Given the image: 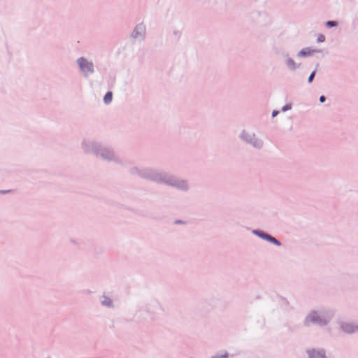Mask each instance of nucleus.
Listing matches in <instances>:
<instances>
[{"mask_svg":"<svg viewBox=\"0 0 358 358\" xmlns=\"http://www.w3.org/2000/svg\"><path fill=\"white\" fill-rule=\"evenodd\" d=\"M310 358H325L323 352L320 351L312 350L309 352Z\"/></svg>","mask_w":358,"mask_h":358,"instance_id":"9","label":"nucleus"},{"mask_svg":"<svg viewBox=\"0 0 358 358\" xmlns=\"http://www.w3.org/2000/svg\"><path fill=\"white\" fill-rule=\"evenodd\" d=\"M129 172L131 175L138 176L141 179L158 185L170 186L180 192H187L190 189V185L187 180L157 169L132 166Z\"/></svg>","mask_w":358,"mask_h":358,"instance_id":"1","label":"nucleus"},{"mask_svg":"<svg viewBox=\"0 0 358 358\" xmlns=\"http://www.w3.org/2000/svg\"><path fill=\"white\" fill-rule=\"evenodd\" d=\"M76 64L79 68L83 76L85 78H89L95 72V66L92 60H89L85 57H80L76 59Z\"/></svg>","mask_w":358,"mask_h":358,"instance_id":"4","label":"nucleus"},{"mask_svg":"<svg viewBox=\"0 0 358 358\" xmlns=\"http://www.w3.org/2000/svg\"><path fill=\"white\" fill-rule=\"evenodd\" d=\"M160 309V303L157 300L152 299L138 308L136 316L140 318L142 312H145L152 320H155Z\"/></svg>","mask_w":358,"mask_h":358,"instance_id":"3","label":"nucleus"},{"mask_svg":"<svg viewBox=\"0 0 358 358\" xmlns=\"http://www.w3.org/2000/svg\"><path fill=\"white\" fill-rule=\"evenodd\" d=\"M324 39H325L324 36V35L320 34V35L318 36L317 41H318L319 42H323V41H324Z\"/></svg>","mask_w":358,"mask_h":358,"instance_id":"17","label":"nucleus"},{"mask_svg":"<svg viewBox=\"0 0 358 358\" xmlns=\"http://www.w3.org/2000/svg\"><path fill=\"white\" fill-rule=\"evenodd\" d=\"M290 108H291V106L289 105H287L283 108V110H288Z\"/></svg>","mask_w":358,"mask_h":358,"instance_id":"22","label":"nucleus"},{"mask_svg":"<svg viewBox=\"0 0 358 358\" xmlns=\"http://www.w3.org/2000/svg\"><path fill=\"white\" fill-rule=\"evenodd\" d=\"M287 64L291 69H296V64L293 59H287Z\"/></svg>","mask_w":358,"mask_h":358,"instance_id":"12","label":"nucleus"},{"mask_svg":"<svg viewBox=\"0 0 358 358\" xmlns=\"http://www.w3.org/2000/svg\"><path fill=\"white\" fill-rule=\"evenodd\" d=\"M264 237H265L266 239L269 240L270 241H271V242H273V243H275L276 245H280V243H279V242H278V241L275 238H273V237H272V236H268V235H266Z\"/></svg>","mask_w":358,"mask_h":358,"instance_id":"14","label":"nucleus"},{"mask_svg":"<svg viewBox=\"0 0 358 358\" xmlns=\"http://www.w3.org/2000/svg\"><path fill=\"white\" fill-rule=\"evenodd\" d=\"M278 114V111H273V116H275Z\"/></svg>","mask_w":358,"mask_h":358,"instance_id":"24","label":"nucleus"},{"mask_svg":"<svg viewBox=\"0 0 358 358\" xmlns=\"http://www.w3.org/2000/svg\"><path fill=\"white\" fill-rule=\"evenodd\" d=\"M343 329H344V331H345L346 332H348V333H352V332H354L356 329H358V327L357 326H353L352 324H345L343 327Z\"/></svg>","mask_w":358,"mask_h":358,"instance_id":"11","label":"nucleus"},{"mask_svg":"<svg viewBox=\"0 0 358 358\" xmlns=\"http://www.w3.org/2000/svg\"><path fill=\"white\" fill-rule=\"evenodd\" d=\"M239 138L244 141H246V133L245 130H243L241 134L239 135Z\"/></svg>","mask_w":358,"mask_h":358,"instance_id":"15","label":"nucleus"},{"mask_svg":"<svg viewBox=\"0 0 358 358\" xmlns=\"http://www.w3.org/2000/svg\"><path fill=\"white\" fill-rule=\"evenodd\" d=\"M48 358H50V357H48Z\"/></svg>","mask_w":358,"mask_h":358,"instance_id":"25","label":"nucleus"},{"mask_svg":"<svg viewBox=\"0 0 358 358\" xmlns=\"http://www.w3.org/2000/svg\"><path fill=\"white\" fill-rule=\"evenodd\" d=\"M81 147L85 153L92 154L103 160L113 162L122 166H128L130 164L129 161L123 160L116 155L112 148L100 143L85 140L82 142Z\"/></svg>","mask_w":358,"mask_h":358,"instance_id":"2","label":"nucleus"},{"mask_svg":"<svg viewBox=\"0 0 358 358\" xmlns=\"http://www.w3.org/2000/svg\"><path fill=\"white\" fill-rule=\"evenodd\" d=\"M336 22H334V21H329V22H327V25L328 27H333V26H335V25H336Z\"/></svg>","mask_w":358,"mask_h":358,"instance_id":"18","label":"nucleus"},{"mask_svg":"<svg viewBox=\"0 0 358 358\" xmlns=\"http://www.w3.org/2000/svg\"><path fill=\"white\" fill-rule=\"evenodd\" d=\"M214 4L217 10H225L227 6L226 0H215Z\"/></svg>","mask_w":358,"mask_h":358,"instance_id":"8","label":"nucleus"},{"mask_svg":"<svg viewBox=\"0 0 358 358\" xmlns=\"http://www.w3.org/2000/svg\"><path fill=\"white\" fill-rule=\"evenodd\" d=\"M101 305L103 307H106L108 308H114V303H113V300L110 297H108L106 295H103L101 296Z\"/></svg>","mask_w":358,"mask_h":358,"instance_id":"6","label":"nucleus"},{"mask_svg":"<svg viewBox=\"0 0 358 358\" xmlns=\"http://www.w3.org/2000/svg\"><path fill=\"white\" fill-rule=\"evenodd\" d=\"M312 53V51L310 50V49H303L302 50H301L299 53V55L301 56H306V55H311Z\"/></svg>","mask_w":358,"mask_h":358,"instance_id":"13","label":"nucleus"},{"mask_svg":"<svg viewBox=\"0 0 358 358\" xmlns=\"http://www.w3.org/2000/svg\"><path fill=\"white\" fill-rule=\"evenodd\" d=\"M309 320L311 322H317L320 325L325 324L327 323L325 320L320 319L319 315H317V313H313L308 317L307 322H308Z\"/></svg>","mask_w":358,"mask_h":358,"instance_id":"7","label":"nucleus"},{"mask_svg":"<svg viewBox=\"0 0 358 358\" xmlns=\"http://www.w3.org/2000/svg\"><path fill=\"white\" fill-rule=\"evenodd\" d=\"M113 99V92L111 91L107 92L103 96V102L106 104H109L111 103Z\"/></svg>","mask_w":358,"mask_h":358,"instance_id":"10","label":"nucleus"},{"mask_svg":"<svg viewBox=\"0 0 358 358\" xmlns=\"http://www.w3.org/2000/svg\"><path fill=\"white\" fill-rule=\"evenodd\" d=\"M315 77V72H313L308 78V82L311 83Z\"/></svg>","mask_w":358,"mask_h":358,"instance_id":"20","label":"nucleus"},{"mask_svg":"<svg viewBox=\"0 0 358 358\" xmlns=\"http://www.w3.org/2000/svg\"><path fill=\"white\" fill-rule=\"evenodd\" d=\"M146 36V27L143 22L137 24L130 34L131 39L139 42L143 41Z\"/></svg>","mask_w":358,"mask_h":358,"instance_id":"5","label":"nucleus"},{"mask_svg":"<svg viewBox=\"0 0 358 358\" xmlns=\"http://www.w3.org/2000/svg\"><path fill=\"white\" fill-rule=\"evenodd\" d=\"M12 190L11 189H6V190H0V194H8V193H10Z\"/></svg>","mask_w":358,"mask_h":358,"instance_id":"19","label":"nucleus"},{"mask_svg":"<svg viewBox=\"0 0 358 358\" xmlns=\"http://www.w3.org/2000/svg\"><path fill=\"white\" fill-rule=\"evenodd\" d=\"M175 224H185V222L181 220H176L174 221Z\"/></svg>","mask_w":358,"mask_h":358,"instance_id":"16","label":"nucleus"},{"mask_svg":"<svg viewBox=\"0 0 358 358\" xmlns=\"http://www.w3.org/2000/svg\"><path fill=\"white\" fill-rule=\"evenodd\" d=\"M173 34L175 36H177L178 37H179L180 36V31L178 30H175V31H173Z\"/></svg>","mask_w":358,"mask_h":358,"instance_id":"21","label":"nucleus"},{"mask_svg":"<svg viewBox=\"0 0 358 358\" xmlns=\"http://www.w3.org/2000/svg\"><path fill=\"white\" fill-rule=\"evenodd\" d=\"M320 100L321 102H324L325 101V97L324 96H320Z\"/></svg>","mask_w":358,"mask_h":358,"instance_id":"23","label":"nucleus"}]
</instances>
